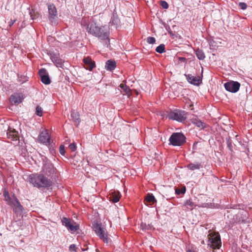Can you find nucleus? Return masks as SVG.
<instances>
[{
  "mask_svg": "<svg viewBox=\"0 0 252 252\" xmlns=\"http://www.w3.org/2000/svg\"><path fill=\"white\" fill-rule=\"evenodd\" d=\"M202 167V165L200 162L190 163L187 165V168L191 170L199 169Z\"/></svg>",
  "mask_w": 252,
  "mask_h": 252,
  "instance_id": "5701e85b",
  "label": "nucleus"
},
{
  "mask_svg": "<svg viewBox=\"0 0 252 252\" xmlns=\"http://www.w3.org/2000/svg\"><path fill=\"white\" fill-rule=\"evenodd\" d=\"M62 223L68 229L71 231H76L79 229V226L77 224L73 225L69 220L66 218H63L62 220Z\"/></svg>",
  "mask_w": 252,
  "mask_h": 252,
  "instance_id": "ddd939ff",
  "label": "nucleus"
},
{
  "mask_svg": "<svg viewBox=\"0 0 252 252\" xmlns=\"http://www.w3.org/2000/svg\"><path fill=\"white\" fill-rule=\"evenodd\" d=\"M39 75L40 77L41 82L45 85L50 84L51 80L49 76L48 73L45 68H41L38 71Z\"/></svg>",
  "mask_w": 252,
  "mask_h": 252,
  "instance_id": "9b49d317",
  "label": "nucleus"
},
{
  "mask_svg": "<svg viewBox=\"0 0 252 252\" xmlns=\"http://www.w3.org/2000/svg\"><path fill=\"white\" fill-rule=\"evenodd\" d=\"M147 41L149 44H154L156 42V39L154 37L150 36L147 38Z\"/></svg>",
  "mask_w": 252,
  "mask_h": 252,
  "instance_id": "f704fd0d",
  "label": "nucleus"
},
{
  "mask_svg": "<svg viewBox=\"0 0 252 252\" xmlns=\"http://www.w3.org/2000/svg\"><path fill=\"white\" fill-rule=\"evenodd\" d=\"M120 20L118 16L116 14H113L109 22V26H114L116 28H117L120 25Z\"/></svg>",
  "mask_w": 252,
  "mask_h": 252,
  "instance_id": "412c9836",
  "label": "nucleus"
},
{
  "mask_svg": "<svg viewBox=\"0 0 252 252\" xmlns=\"http://www.w3.org/2000/svg\"><path fill=\"white\" fill-rule=\"evenodd\" d=\"M65 152L64 146L63 145H61L60 147V153L63 156L65 154Z\"/></svg>",
  "mask_w": 252,
  "mask_h": 252,
  "instance_id": "58836bf2",
  "label": "nucleus"
},
{
  "mask_svg": "<svg viewBox=\"0 0 252 252\" xmlns=\"http://www.w3.org/2000/svg\"><path fill=\"white\" fill-rule=\"evenodd\" d=\"M168 117L170 119L182 122L187 118L186 113L184 111L175 109L169 113Z\"/></svg>",
  "mask_w": 252,
  "mask_h": 252,
  "instance_id": "6e6552de",
  "label": "nucleus"
},
{
  "mask_svg": "<svg viewBox=\"0 0 252 252\" xmlns=\"http://www.w3.org/2000/svg\"><path fill=\"white\" fill-rule=\"evenodd\" d=\"M38 141L39 142L46 145H50L52 142L49 133L46 131H42L40 133L38 136Z\"/></svg>",
  "mask_w": 252,
  "mask_h": 252,
  "instance_id": "9d476101",
  "label": "nucleus"
},
{
  "mask_svg": "<svg viewBox=\"0 0 252 252\" xmlns=\"http://www.w3.org/2000/svg\"><path fill=\"white\" fill-rule=\"evenodd\" d=\"M29 182L34 187L38 189L48 188L52 185V182L43 174H32L29 176Z\"/></svg>",
  "mask_w": 252,
  "mask_h": 252,
  "instance_id": "f03ea898",
  "label": "nucleus"
},
{
  "mask_svg": "<svg viewBox=\"0 0 252 252\" xmlns=\"http://www.w3.org/2000/svg\"><path fill=\"white\" fill-rule=\"evenodd\" d=\"M226 144H227V147L230 151H232V141H231L230 138L229 137H227L226 138Z\"/></svg>",
  "mask_w": 252,
  "mask_h": 252,
  "instance_id": "2f4dec72",
  "label": "nucleus"
},
{
  "mask_svg": "<svg viewBox=\"0 0 252 252\" xmlns=\"http://www.w3.org/2000/svg\"><path fill=\"white\" fill-rule=\"evenodd\" d=\"M15 20H11L9 22V26L10 27H11L13 25V24L15 23Z\"/></svg>",
  "mask_w": 252,
  "mask_h": 252,
  "instance_id": "ea45409f",
  "label": "nucleus"
},
{
  "mask_svg": "<svg viewBox=\"0 0 252 252\" xmlns=\"http://www.w3.org/2000/svg\"><path fill=\"white\" fill-rule=\"evenodd\" d=\"M140 227L143 230H149L153 229V226L151 224H147L146 223L141 222Z\"/></svg>",
  "mask_w": 252,
  "mask_h": 252,
  "instance_id": "cd10ccee",
  "label": "nucleus"
},
{
  "mask_svg": "<svg viewBox=\"0 0 252 252\" xmlns=\"http://www.w3.org/2000/svg\"><path fill=\"white\" fill-rule=\"evenodd\" d=\"M160 4L164 9H167L169 6L168 3L164 0H161Z\"/></svg>",
  "mask_w": 252,
  "mask_h": 252,
  "instance_id": "72a5a7b5",
  "label": "nucleus"
},
{
  "mask_svg": "<svg viewBox=\"0 0 252 252\" xmlns=\"http://www.w3.org/2000/svg\"><path fill=\"white\" fill-rule=\"evenodd\" d=\"M69 148L70 149V150L72 152H74L76 149V145L75 143H71L69 145Z\"/></svg>",
  "mask_w": 252,
  "mask_h": 252,
  "instance_id": "e433bc0d",
  "label": "nucleus"
},
{
  "mask_svg": "<svg viewBox=\"0 0 252 252\" xmlns=\"http://www.w3.org/2000/svg\"><path fill=\"white\" fill-rule=\"evenodd\" d=\"M85 64V68L86 69L92 70L95 67V63L89 58H85L83 60Z\"/></svg>",
  "mask_w": 252,
  "mask_h": 252,
  "instance_id": "f3484780",
  "label": "nucleus"
},
{
  "mask_svg": "<svg viewBox=\"0 0 252 252\" xmlns=\"http://www.w3.org/2000/svg\"><path fill=\"white\" fill-rule=\"evenodd\" d=\"M3 196L4 200L6 202L7 204L10 205L13 208V211L16 214H20L23 210V206L21 205L16 197L13 194L10 196L8 192L5 190L3 192Z\"/></svg>",
  "mask_w": 252,
  "mask_h": 252,
  "instance_id": "7ed1b4c3",
  "label": "nucleus"
},
{
  "mask_svg": "<svg viewBox=\"0 0 252 252\" xmlns=\"http://www.w3.org/2000/svg\"><path fill=\"white\" fill-rule=\"evenodd\" d=\"M186 137L181 132L173 133L169 138L170 144L174 146H180L186 142Z\"/></svg>",
  "mask_w": 252,
  "mask_h": 252,
  "instance_id": "423d86ee",
  "label": "nucleus"
},
{
  "mask_svg": "<svg viewBox=\"0 0 252 252\" xmlns=\"http://www.w3.org/2000/svg\"><path fill=\"white\" fill-rule=\"evenodd\" d=\"M187 252H194L191 250H188Z\"/></svg>",
  "mask_w": 252,
  "mask_h": 252,
  "instance_id": "a19ab883",
  "label": "nucleus"
},
{
  "mask_svg": "<svg viewBox=\"0 0 252 252\" xmlns=\"http://www.w3.org/2000/svg\"><path fill=\"white\" fill-rule=\"evenodd\" d=\"M81 25L86 28L89 33L104 41L107 47L109 45V29L106 26H98L96 23L88 24L85 20L81 22Z\"/></svg>",
  "mask_w": 252,
  "mask_h": 252,
  "instance_id": "f257e3e1",
  "label": "nucleus"
},
{
  "mask_svg": "<svg viewBox=\"0 0 252 252\" xmlns=\"http://www.w3.org/2000/svg\"><path fill=\"white\" fill-rule=\"evenodd\" d=\"M23 99V95L20 93L14 94L10 97V100L15 104L20 103Z\"/></svg>",
  "mask_w": 252,
  "mask_h": 252,
  "instance_id": "2eb2a0df",
  "label": "nucleus"
},
{
  "mask_svg": "<svg viewBox=\"0 0 252 252\" xmlns=\"http://www.w3.org/2000/svg\"><path fill=\"white\" fill-rule=\"evenodd\" d=\"M29 10V14L30 15V17L32 20H36L39 17V14L38 13H35L34 11L32 9L30 10V8H28Z\"/></svg>",
  "mask_w": 252,
  "mask_h": 252,
  "instance_id": "c85d7f7f",
  "label": "nucleus"
},
{
  "mask_svg": "<svg viewBox=\"0 0 252 252\" xmlns=\"http://www.w3.org/2000/svg\"><path fill=\"white\" fill-rule=\"evenodd\" d=\"M208 246L211 248L215 249H220L221 245L220 237L218 232H212L209 231V234L208 235Z\"/></svg>",
  "mask_w": 252,
  "mask_h": 252,
  "instance_id": "39448f33",
  "label": "nucleus"
},
{
  "mask_svg": "<svg viewBox=\"0 0 252 252\" xmlns=\"http://www.w3.org/2000/svg\"><path fill=\"white\" fill-rule=\"evenodd\" d=\"M224 87L226 91L235 93L239 91L240 84L237 81H229L224 83Z\"/></svg>",
  "mask_w": 252,
  "mask_h": 252,
  "instance_id": "1a4fd4ad",
  "label": "nucleus"
},
{
  "mask_svg": "<svg viewBox=\"0 0 252 252\" xmlns=\"http://www.w3.org/2000/svg\"><path fill=\"white\" fill-rule=\"evenodd\" d=\"M156 52L162 53L165 52V45L163 44H160L156 49Z\"/></svg>",
  "mask_w": 252,
  "mask_h": 252,
  "instance_id": "c756f323",
  "label": "nucleus"
},
{
  "mask_svg": "<svg viewBox=\"0 0 252 252\" xmlns=\"http://www.w3.org/2000/svg\"><path fill=\"white\" fill-rule=\"evenodd\" d=\"M195 52L197 58L199 60H203L205 58V54L202 50L197 48L195 50Z\"/></svg>",
  "mask_w": 252,
  "mask_h": 252,
  "instance_id": "393cba45",
  "label": "nucleus"
},
{
  "mask_svg": "<svg viewBox=\"0 0 252 252\" xmlns=\"http://www.w3.org/2000/svg\"><path fill=\"white\" fill-rule=\"evenodd\" d=\"M69 250L71 252H76V246L74 244H71L69 247Z\"/></svg>",
  "mask_w": 252,
  "mask_h": 252,
  "instance_id": "4c0bfd02",
  "label": "nucleus"
},
{
  "mask_svg": "<svg viewBox=\"0 0 252 252\" xmlns=\"http://www.w3.org/2000/svg\"><path fill=\"white\" fill-rule=\"evenodd\" d=\"M186 79L191 84L198 86L202 83V78L200 76H193L191 74H185Z\"/></svg>",
  "mask_w": 252,
  "mask_h": 252,
  "instance_id": "f8f14e48",
  "label": "nucleus"
},
{
  "mask_svg": "<svg viewBox=\"0 0 252 252\" xmlns=\"http://www.w3.org/2000/svg\"><path fill=\"white\" fill-rule=\"evenodd\" d=\"M35 114L39 117H41L42 115V108L40 106H37L36 107Z\"/></svg>",
  "mask_w": 252,
  "mask_h": 252,
  "instance_id": "7c9ffc66",
  "label": "nucleus"
},
{
  "mask_svg": "<svg viewBox=\"0 0 252 252\" xmlns=\"http://www.w3.org/2000/svg\"><path fill=\"white\" fill-rule=\"evenodd\" d=\"M93 229L97 236L104 243L107 245L111 244V240L108 237L106 230L102 226L101 223H94L93 224Z\"/></svg>",
  "mask_w": 252,
  "mask_h": 252,
  "instance_id": "20e7f679",
  "label": "nucleus"
},
{
  "mask_svg": "<svg viewBox=\"0 0 252 252\" xmlns=\"http://www.w3.org/2000/svg\"><path fill=\"white\" fill-rule=\"evenodd\" d=\"M239 6L242 9V10H245L247 8V5L245 2H240L239 3Z\"/></svg>",
  "mask_w": 252,
  "mask_h": 252,
  "instance_id": "c9c22d12",
  "label": "nucleus"
},
{
  "mask_svg": "<svg viewBox=\"0 0 252 252\" xmlns=\"http://www.w3.org/2000/svg\"><path fill=\"white\" fill-rule=\"evenodd\" d=\"M71 117L72 121L78 125L80 122V116L79 113L75 110H72L71 112Z\"/></svg>",
  "mask_w": 252,
  "mask_h": 252,
  "instance_id": "4be33fe9",
  "label": "nucleus"
},
{
  "mask_svg": "<svg viewBox=\"0 0 252 252\" xmlns=\"http://www.w3.org/2000/svg\"><path fill=\"white\" fill-rule=\"evenodd\" d=\"M186 192V188L185 187L181 189L177 188L175 189V193L176 194L179 195L181 194H184Z\"/></svg>",
  "mask_w": 252,
  "mask_h": 252,
  "instance_id": "473e14b6",
  "label": "nucleus"
},
{
  "mask_svg": "<svg viewBox=\"0 0 252 252\" xmlns=\"http://www.w3.org/2000/svg\"><path fill=\"white\" fill-rule=\"evenodd\" d=\"M120 87L123 90L126 94L129 96L130 95V90L129 87L127 86L125 83L120 84Z\"/></svg>",
  "mask_w": 252,
  "mask_h": 252,
  "instance_id": "bb28decb",
  "label": "nucleus"
},
{
  "mask_svg": "<svg viewBox=\"0 0 252 252\" xmlns=\"http://www.w3.org/2000/svg\"><path fill=\"white\" fill-rule=\"evenodd\" d=\"M50 57L53 63L56 65L57 67H62L63 64V61L57 53H51L50 54Z\"/></svg>",
  "mask_w": 252,
  "mask_h": 252,
  "instance_id": "4468645a",
  "label": "nucleus"
},
{
  "mask_svg": "<svg viewBox=\"0 0 252 252\" xmlns=\"http://www.w3.org/2000/svg\"><path fill=\"white\" fill-rule=\"evenodd\" d=\"M184 205L188 210L189 211L192 210L195 207L194 203L191 200H187Z\"/></svg>",
  "mask_w": 252,
  "mask_h": 252,
  "instance_id": "a878e982",
  "label": "nucleus"
},
{
  "mask_svg": "<svg viewBox=\"0 0 252 252\" xmlns=\"http://www.w3.org/2000/svg\"><path fill=\"white\" fill-rule=\"evenodd\" d=\"M156 202L155 196L152 194H148L145 199V204L147 206H151Z\"/></svg>",
  "mask_w": 252,
  "mask_h": 252,
  "instance_id": "6ab92c4d",
  "label": "nucleus"
},
{
  "mask_svg": "<svg viewBox=\"0 0 252 252\" xmlns=\"http://www.w3.org/2000/svg\"><path fill=\"white\" fill-rule=\"evenodd\" d=\"M48 12L49 19L52 22L56 18L57 15L56 8L53 4L48 5Z\"/></svg>",
  "mask_w": 252,
  "mask_h": 252,
  "instance_id": "dca6fc26",
  "label": "nucleus"
},
{
  "mask_svg": "<svg viewBox=\"0 0 252 252\" xmlns=\"http://www.w3.org/2000/svg\"><path fill=\"white\" fill-rule=\"evenodd\" d=\"M43 166L42 171L43 174L49 177L54 174L55 168L51 162L45 157L42 158Z\"/></svg>",
  "mask_w": 252,
  "mask_h": 252,
  "instance_id": "0eeeda50",
  "label": "nucleus"
},
{
  "mask_svg": "<svg viewBox=\"0 0 252 252\" xmlns=\"http://www.w3.org/2000/svg\"><path fill=\"white\" fill-rule=\"evenodd\" d=\"M121 195L119 192H116L115 191L112 192V195L110 197V200L114 203L118 202L120 198Z\"/></svg>",
  "mask_w": 252,
  "mask_h": 252,
  "instance_id": "b1692460",
  "label": "nucleus"
},
{
  "mask_svg": "<svg viewBox=\"0 0 252 252\" xmlns=\"http://www.w3.org/2000/svg\"><path fill=\"white\" fill-rule=\"evenodd\" d=\"M191 122L193 124L201 129H204L206 127L205 123L202 122L198 118H192L191 119Z\"/></svg>",
  "mask_w": 252,
  "mask_h": 252,
  "instance_id": "aec40b11",
  "label": "nucleus"
},
{
  "mask_svg": "<svg viewBox=\"0 0 252 252\" xmlns=\"http://www.w3.org/2000/svg\"><path fill=\"white\" fill-rule=\"evenodd\" d=\"M116 67V63L114 61L108 60L105 63V68L107 70L112 71L115 69Z\"/></svg>",
  "mask_w": 252,
  "mask_h": 252,
  "instance_id": "a211bd4d",
  "label": "nucleus"
}]
</instances>
